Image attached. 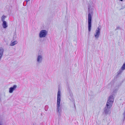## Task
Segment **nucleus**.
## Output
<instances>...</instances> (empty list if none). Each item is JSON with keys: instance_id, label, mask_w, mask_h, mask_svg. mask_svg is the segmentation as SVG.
Segmentation results:
<instances>
[{"instance_id": "obj_1", "label": "nucleus", "mask_w": 125, "mask_h": 125, "mask_svg": "<svg viewBox=\"0 0 125 125\" xmlns=\"http://www.w3.org/2000/svg\"><path fill=\"white\" fill-rule=\"evenodd\" d=\"M114 100V97L112 95H110L107 101L106 106L104 109L105 114H108L110 112V108L112 106Z\"/></svg>"}, {"instance_id": "obj_2", "label": "nucleus", "mask_w": 125, "mask_h": 125, "mask_svg": "<svg viewBox=\"0 0 125 125\" xmlns=\"http://www.w3.org/2000/svg\"><path fill=\"white\" fill-rule=\"evenodd\" d=\"M61 92L59 88H58V91L57 93V104L56 111L58 113V115L61 116V108H60V102L61 100Z\"/></svg>"}, {"instance_id": "obj_3", "label": "nucleus", "mask_w": 125, "mask_h": 125, "mask_svg": "<svg viewBox=\"0 0 125 125\" xmlns=\"http://www.w3.org/2000/svg\"><path fill=\"white\" fill-rule=\"evenodd\" d=\"M92 12H89L88 15V27L89 32L91 31V29L92 17L91 15Z\"/></svg>"}, {"instance_id": "obj_4", "label": "nucleus", "mask_w": 125, "mask_h": 125, "mask_svg": "<svg viewBox=\"0 0 125 125\" xmlns=\"http://www.w3.org/2000/svg\"><path fill=\"white\" fill-rule=\"evenodd\" d=\"M47 34V31L46 30H41L39 34V36L40 38L45 37Z\"/></svg>"}, {"instance_id": "obj_5", "label": "nucleus", "mask_w": 125, "mask_h": 125, "mask_svg": "<svg viewBox=\"0 0 125 125\" xmlns=\"http://www.w3.org/2000/svg\"><path fill=\"white\" fill-rule=\"evenodd\" d=\"M101 26L98 27L95 31V33H94V35L95 38L98 39L99 37L100 33V29Z\"/></svg>"}, {"instance_id": "obj_6", "label": "nucleus", "mask_w": 125, "mask_h": 125, "mask_svg": "<svg viewBox=\"0 0 125 125\" xmlns=\"http://www.w3.org/2000/svg\"><path fill=\"white\" fill-rule=\"evenodd\" d=\"M125 69V62L124 63L121 69L119 70V71L117 72V76H118L120 75L123 72V71Z\"/></svg>"}, {"instance_id": "obj_7", "label": "nucleus", "mask_w": 125, "mask_h": 125, "mask_svg": "<svg viewBox=\"0 0 125 125\" xmlns=\"http://www.w3.org/2000/svg\"><path fill=\"white\" fill-rule=\"evenodd\" d=\"M43 57L42 55L38 54L37 57V61L39 63H41L42 61Z\"/></svg>"}, {"instance_id": "obj_8", "label": "nucleus", "mask_w": 125, "mask_h": 125, "mask_svg": "<svg viewBox=\"0 0 125 125\" xmlns=\"http://www.w3.org/2000/svg\"><path fill=\"white\" fill-rule=\"evenodd\" d=\"M17 86L16 85H13V87H10L9 89V92L10 93H12L13 92V91L15 90L16 88H17Z\"/></svg>"}, {"instance_id": "obj_9", "label": "nucleus", "mask_w": 125, "mask_h": 125, "mask_svg": "<svg viewBox=\"0 0 125 125\" xmlns=\"http://www.w3.org/2000/svg\"><path fill=\"white\" fill-rule=\"evenodd\" d=\"M3 49L2 48H0V61L1 60L3 54Z\"/></svg>"}, {"instance_id": "obj_10", "label": "nucleus", "mask_w": 125, "mask_h": 125, "mask_svg": "<svg viewBox=\"0 0 125 125\" xmlns=\"http://www.w3.org/2000/svg\"><path fill=\"white\" fill-rule=\"evenodd\" d=\"M2 26L4 28H6L8 26L7 22L6 21L3 22Z\"/></svg>"}, {"instance_id": "obj_11", "label": "nucleus", "mask_w": 125, "mask_h": 125, "mask_svg": "<svg viewBox=\"0 0 125 125\" xmlns=\"http://www.w3.org/2000/svg\"><path fill=\"white\" fill-rule=\"evenodd\" d=\"M18 43L17 41H15L10 44V46H13Z\"/></svg>"}, {"instance_id": "obj_12", "label": "nucleus", "mask_w": 125, "mask_h": 125, "mask_svg": "<svg viewBox=\"0 0 125 125\" xmlns=\"http://www.w3.org/2000/svg\"><path fill=\"white\" fill-rule=\"evenodd\" d=\"M6 18V16H4V15L2 16L1 17V21H2L3 22L4 21H5L4 20Z\"/></svg>"}, {"instance_id": "obj_13", "label": "nucleus", "mask_w": 125, "mask_h": 125, "mask_svg": "<svg viewBox=\"0 0 125 125\" xmlns=\"http://www.w3.org/2000/svg\"><path fill=\"white\" fill-rule=\"evenodd\" d=\"M48 106L47 105H46L45 106V111H47L48 109Z\"/></svg>"}, {"instance_id": "obj_14", "label": "nucleus", "mask_w": 125, "mask_h": 125, "mask_svg": "<svg viewBox=\"0 0 125 125\" xmlns=\"http://www.w3.org/2000/svg\"><path fill=\"white\" fill-rule=\"evenodd\" d=\"M69 93H70V96L71 97H72L73 96L72 92L70 91H69Z\"/></svg>"}, {"instance_id": "obj_15", "label": "nucleus", "mask_w": 125, "mask_h": 125, "mask_svg": "<svg viewBox=\"0 0 125 125\" xmlns=\"http://www.w3.org/2000/svg\"><path fill=\"white\" fill-rule=\"evenodd\" d=\"M120 29V27H116V28L115 29V30L116 31V30H118V29Z\"/></svg>"}, {"instance_id": "obj_16", "label": "nucleus", "mask_w": 125, "mask_h": 125, "mask_svg": "<svg viewBox=\"0 0 125 125\" xmlns=\"http://www.w3.org/2000/svg\"><path fill=\"white\" fill-rule=\"evenodd\" d=\"M123 115L124 117V118H125V111L124 113H123Z\"/></svg>"}, {"instance_id": "obj_17", "label": "nucleus", "mask_w": 125, "mask_h": 125, "mask_svg": "<svg viewBox=\"0 0 125 125\" xmlns=\"http://www.w3.org/2000/svg\"><path fill=\"white\" fill-rule=\"evenodd\" d=\"M16 38V35H14V37L13 38V39H14V38Z\"/></svg>"}, {"instance_id": "obj_18", "label": "nucleus", "mask_w": 125, "mask_h": 125, "mask_svg": "<svg viewBox=\"0 0 125 125\" xmlns=\"http://www.w3.org/2000/svg\"><path fill=\"white\" fill-rule=\"evenodd\" d=\"M1 101V95H0V102Z\"/></svg>"}, {"instance_id": "obj_19", "label": "nucleus", "mask_w": 125, "mask_h": 125, "mask_svg": "<svg viewBox=\"0 0 125 125\" xmlns=\"http://www.w3.org/2000/svg\"><path fill=\"white\" fill-rule=\"evenodd\" d=\"M0 125H2V124L1 122H0Z\"/></svg>"}, {"instance_id": "obj_20", "label": "nucleus", "mask_w": 125, "mask_h": 125, "mask_svg": "<svg viewBox=\"0 0 125 125\" xmlns=\"http://www.w3.org/2000/svg\"><path fill=\"white\" fill-rule=\"evenodd\" d=\"M30 0H26V1L27 2L28 1H30Z\"/></svg>"}, {"instance_id": "obj_21", "label": "nucleus", "mask_w": 125, "mask_h": 125, "mask_svg": "<svg viewBox=\"0 0 125 125\" xmlns=\"http://www.w3.org/2000/svg\"><path fill=\"white\" fill-rule=\"evenodd\" d=\"M119 0L121 1H122L123 0Z\"/></svg>"}]
</instances>
